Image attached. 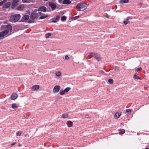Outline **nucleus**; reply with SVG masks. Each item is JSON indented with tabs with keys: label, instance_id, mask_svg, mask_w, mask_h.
<instances>
[{
	"label": "nucleus",
	"instance_id": "obj_45",
	"mask_svg": "<svg viewBox=\"0 0 149 149\" xmlns=\"http://www.w3.org/2000/svg\"><path fill=\"white\" fill-rule=\"evenodd\" d=\"M89 54H90V55L91 56L92 54H93V53H90Z\"/></svg>",
	"mask_w": 149,
	"mask_h": 149
},
{
	"label": "nucleus",
	"instance_id": "obj_28",
	"mask_svg": "<svg viewBox=\"0 0 149 149\" xmlns=\"http://www.w3.org/2000/svg\"><path fill=\"white\" fill-rule=\"evenodd\" d=\"M70 88L69 87H67L64 90V91L65 93L67 92L70 90Z\"/></svg>",
	"mask_w": 149,
	"mask_h": 149
},
{
	"label": "nucleus",
	"instance_id": "obj_18",
	"mask_svg": "<svg viewBox=\"0 0 149 149\" xmlns=\"http://www.w3.org/2000/svg\"><path fill=\"white\" fill-rule=\"evenodd\" d=\"M68 116V115L67 113H65L62 114V118H67Z\"/></svg>",
	"mask_w": 149,
	"mask_h": 149
},
{
	"label": "nucleus",
	"instance_id": "obj_47",
	"mask_svg": "<svg viewBox=\"0 0 149 149\" xmlns=\"http://www.w3.org/2000/svg\"><path fill=\"white\" fill-rule=\"evenodd\" d=\"M142 3H139V5H140V6H141V5L142 4Z\"/></svg>",
	"mask_w": 149,
	"mask_h": 149
},
{
	"label": "nucleus",
	"instance_id": "obj_10",
	"mask_svg": "<svg viewBox=\"0 0 149 149\" xmlns=\"http://www.w3.org/2000/svg\"><path fill=\"white\" fill-rule=\"evenodd\" d=\"M29 19V16L26 15L23 16L22 19V21L23 22H24L28 20Z\"/></svg>",
	"mask_w": 149,
	"mask_h": 149
},
{
	"label": "nucleus",
	"instance_id": "obj_2",
	"mask_svg": "<svg viewBox=\"0 0 149 149\" xmlns=\"http://www.w3.org/2000/svg\"><path fill=\"white\" fill-rule=\"evenodd\" d=\"M20 15L19 14H16L12 16L10 18V21L11 22H16L20 19Z\"/></svg>",
	"mask_w": 149,
	"mask_h": 149
},
{
	"label": "nucleus",
	"instance_id": "obj_15",
	"mask_svg": "<svg viewBox=\"0 0 149 149\" xmlns=\"http://www.w3.org/2000/svg\"><path fill=\"white\" fill-rule=\"evenodd\" d=\"M66 124L69 127H72L73 125V122L70 120L68 121L66 123Z\"/></svg>",
	"mask_w": 149,
	"mask_h": 149
},
{
	"label": "nucleus",
	"instance_id": "obj_39",
	"mask_svg": "<svg viewBox=\"0 0 149 149\" xmlns=\"http://www.w3.org/2000/svg\"><path fill=\"white\" fill-rule=\"evenodd\" d=\"M60 17L59 15L57 16L56 18V20H57V21H58L60 19Z\"/></svg>",
	"mask_w": 149,
	"mask_h": 149
},
{
	"label": "nucleus",
	"instance_id": "obj_37",
	"mask_svg": "<svg viewBox=\"0 0 149 149\" xmlns=\"http://www.w3.org/2000/svg\"><path fill=\"white\" fill-rule=\"evenodd\" d=\"M79 16L78 15V16H76L73 17L72 19L73 20H75L76 19L78 18H79Z\"/></svg>",
	"mask_w": 149,
	"mask_h": 149
},
{
	"label": "nucleus",
	"instance_id": "obj_41",
	"mask_svg": "<svg viewBox=\"0 0 149 149\" xmlns=\"http://www.w3.org/2000/svg\"><path fill=\"white\" fill-rule=\"evenodd\" d=\"M16 143L15 142H14L13 143H12L11 144V146H14V145H15Z\"/></svg>",
	"mask_w": 149,
	"mask_h": 149
},
{
	"label": "nucleus",
	"instance_id": "obj_48",
	"mask_svg": "<svg viewBox=\"0 0 149 149\" xmlns=\"http://www.w3.org/2000/svg\"><path fill=\"white\" fill-rule=\"evenodd\" d=\"M40 13V15H42V14H41V12H40V13Z\"/></svg>",
	"mask_w": 149,
	"mask_h": 149
},
{
	"label": "nucleus",
	"instance_id": "obj_16",
	"mask_svg": "<svg viewBox=\"0 0 149 149\" xmlns=\"http://www.w3.org/2000/svg\"><path fill=\"white\" fill-rule=\"evenodd\" d=\"M24 8V6L23 5H20L17 8V10H22Z\"/></svg>",
	"mask_w": 149,
	"mask_h": 149
},
{
	"label": "nucleus",
	"instance_id": "obj_40",
	"mask_svg": "<svg viewBox=\"0 0 149 149\" xmlns=\"http://www.w3.org/2000/svg\"><path fill=\"white\" fill-rule=\"evenodd\" d=\"M69 58L67 55H66L65 56V59L67 60H68L69 59Z\"/></svg>",
	"mask_w": 149,
	"mask_h": 149
},
{
	"label": "nucleus",
	"instance_id": "obj_34",
	"mask_svg": "<svg viewBox=\"0 0 149 149\" xmlns=\"http://www.w3.org/2000/svg\"><path fill=\"white\" fill-rule=\"evenodd\" d=\"M65 92L64 91V90L61 91L60 92V94L61 95H64Z\"/></svg>",
	"mask_w": 149,
	"mask_h": 149
},
{
	"label": "nucleus",
	"instance_id": "obj_24",
	"mask_svg": "<svg viewBox=\"0 0 149 149\" xmlns=\"http://www.w3.org/2000/svg\"><path fill=\"white\" fill-rule=\"evenodd\" d=\"M48 16L47 15H45L40 16L39 17V19H42L48 17Z\"/></svg>",
	"mask_w": 149,
	"mask_h": 149
},
{
	"label": "nucleus",
	"instance_id": "obj_29",
	"mask_svg": "<svg viewBox=\"0 0 149 149\" xmlns=\"http://www.w3.org/2000/svg\"><path fill=\"white\" fill-rule=\"evenodd\" d=\"M108 82L110 84H113V81L112 79H109L108 80Z\"/></svg>",
	"mask_w": 149,
	"mask_h": 149
},
{
	"label": "nucleus",
	"instance_id": "obj_20",
	"mask_svg": "<svg viewBox=\"0 0 149 149\" xmlns=\"http://www.w3.org/2000/svg\"><path fill=\"white\" fill-rule=\"evenodd\" d=\"M36 15L34 13H32L30 16V18L32 20H34L36 18Z\"/></svg>",
	"mask_w": 149,
	"mask_h": 149
},
{
	"label": "nucleus",
	"instance_id": "obj_42",
	"mask_svg": "<svg viewBox=\"0 0 149 149\" xmlns=\"http://www.w3.org/2000/svg\"><path fill=\"white\" fill-rule=\"evenodd\" d=\"M58 1L59 3H62V0H58Z\"/></svg>",
	"mask_w": 149,
	"mask_h": 149
},
{
	"label": "nucleus",
	"instance_id": "obj_32",
	"mask_svg": "<svg viewBox=\"0 0 149 149\" xmlns=\"http://www.w3.org/2000/svg\"><path fill=\"white\" fill-rule=\"evenodd\" d=\"M134 79H135V80L136 81L138 79H140L141 78H140L139 77L136 75L135 77H134Z\"/></svg>",
	"mask_w": 149,
	"mask_h": 149
},
{
	"label": "nucleus",
	"instance_id": "obj_38",
	"mask_svg": "<svg viewBox=\"0 0 149 149\" xmlns=\"http://www.w3.org/2000/svg\"><path fill=\"white\" fill-rule=\"evenodd\" d=\"M142 69L140 67L137 68L136 70V71H139L141 70H142Z\"/></svg>",
	"mask_w": 149,
	"mask_h": 149
},
{
	"label": "nucleus",
	"instance_id": "obj_49",
	"mask_svg": "<svg viewBox=\"0 0 149 149\" xmlns=\"http://www.w3.org/2000/svg\"><path fill=\"white\" fill-rule=\"evenodd\" d=\"M145 149H149V148H146Z\"/></svg>",
	"mask_w": 149,
	"mask_h": 149
},
{
	"label": "nucleus",
	"instance_id": "obj_14",
	"mask_svg": "<svg viewBox=\"0 0 149 149\" xmlns=\"http://www.w3.org/2000/svg\"><path fill=\"white\" fill-rule=\"evenodd\" d=\"M121 112L120 111L117 112L114 115V117L115 118L117 119L119 118L121 115Z\"/></svg>",
	"mask_w": 149,
	"mask_h": 149
},
{
	"label": "nucleus",
	"instance_id": "obj_19",
	"mask_svg": "<svg viewBox=\"0 0 149 149\" xmlns=\"http://www.w3.org/2000/svg\"><path fill=\"white\" fill-rule=\"evenodd\" d=\"M129 2V0H120L119 3H127Z\"/></svg>",
	"mask_w": 149,
	"mask_h": 149
},
{
	"label": "nucleus",
	"instance_id": "obj_3",
	"mask_svg": "<svg viewBox=\"0 0 149 149\" xmlns=\"http://www.w3.org/2000/svg\"><path fill=\"white\" fill-rule=\"evenodd\" d=\"M76 8L79 9L78 11H83L86 9L87 7L85 3H80L77 5Z\"/></svg>",
	"mask_w": 149,
	"mask_h": 149
},
{
	"label": "nucleus",
	"instance_id": "obj_31",
	"mask_svg": "<svg viewBox=\"0 0 149 149\" xmlns=\"http://www.w3.org/2000/svg\"><path fill=\"white\" fill-rule=\"evenodd\" d=\"M52 22L55 23L58 22L57 20H56V19L55 18H53L51 19Z\"/></svg>",
	"mask_w": 149,
	"mask_h": 149
},
{
	"label": "nucleus",
	"instance_id": "obj_25",
	"mask_svg": "<svg viewBox=\"0 0 149 149\" xmlns=\"http://www.w3.org/2000/svg\"><path fill=\"white\" fill-rule=\"evenodd\" d=\"M119 131L120 132L119 133L120 134H123L125 133V131L124 130L122 129L120 130Z\"/></svg>",
	"mask_w": 149,
	"mask_h": 149
},
{
	"label": "nucleus",
	"instance_id": "obj_26",
	"mask_svg": "<svg viewBox=\"0 0 149 149\" xmlns=\"http://www.w3.org/2000/svg\"><path fill=\"white\" fill-rule=\"evenodd\" d=\"M66 17L65 16H63L61 17V20L62 21H64L66 20Z\"/></svg>",
	"mask_w": 149,
	"mask_h": 149
},
{
	"label": "nucleus",
	"instance_id": "obj_9",
	"mask_svg": "<svg viewBox=\"0 0 149 149\" xmlns=\"http://www.w3.org/2000/svg\"><path fill=\"white\" fill-rule=\"evenodd\" d=\"M39 86L38 85H34L31 87V91H36L39 88Z\"/></svg>",
	"mask_w": 149,
	"mask_h": 149
},
{
	"label": "nucleus",
	"instance_id": "obj_1",
	"mask_svg": "<svg viewBox=\"0 0 149 149\" xmlns=\"http://www.w3.org/2000/svg\"><path fill=\"white\" fill-rule=\"evenodd\" d=\"M12 28L10 24H8L6 26L7 29L0 33V40L2 39L5 35L7 34L10 31H11Z\"/></svg>",
	"mask_w": 149,
	"mask_h": 149
},
{
	"label": "nucleus",
	"instance_id": "obj_46",
	"mask_svg": "<svg viewBox=\"0 0 149 149\" xmlns=\"http://www.w3.org/2000/svg\"><path fill=\"white\" fill-rule=\"evenodd\" d=\"M21 146H22V145L20 144H19L18 146V147H20Z\"/></svg>",
	"mask_w": 149,
	"mask_h": 149
},
{
	"label": "nucleus",
	"instance_id": "obj_13",
	"mask_svg": "<svg viewBox=\"0 0 149 149\" xmlns=\"http://www.w3.org/2000/svg\"><path fill=\"white\" fill-rule=\"evenodd\" d=\"M47 8L46 7L44 6H42L38 8V11H42L43 12H45L46 11Z\"/></svg>",
	"mask_w": 149,
	"mask_h": 149
},
{
	"label": "nucleus",
	"instance_id": "obj_27",
	"mask_svg": "<svg viewBox=\"0 0 149 149\" xmlns=\"http://www.w3.org/2000/svg\"><path fill=\"white\" fill-rule=\"evenodd\" d=\"M22 134V132L21 131H19L16 133V135L17 136H20Z\"/></svg>",
	"mask_w": 149,
	"mask_h": 149
},
{
	"label": "nucleus",
	"instance_id": "obj_30",
	"mask_svg": "<svg viewBox=\"0 0 149 149\" xmlns=\"http://www.w3.org/2000/svg\"><path fill=\"white\" fill-rule=\"evenodd\" d=\"M31 0H22V2L23 3H28L30 2Z\"/></svg>",
	"mask_w": 149,
	"mask_h": 149
},
{
	"label": "nucleus",
	"instance_id": "obj_11",
	"mask_svg": "<svg viewBox=\"0 0 149 149\" xmlns=\"http://www.w3.org/2000/svg\"><path fill=\"white\" fill-rule=\"evenodd\" d=\"M18 95L16 93H13L11 96V98L12 100H15L17 97Z\"/></svg>",
	"mask_w": 149,
	"mask_h": 149
},
{
	"label": "nucleus",
	"instance_id": "obj_43",
	"mask_svg": "<svg viewBox=\"0 0 149 149\" xmlns=\"http://www.w3.org/2000/svg\"><path fill=\"white\" fill-rule=\"evenodd\" d=\"M109 15H108V14H107L106 16V17L107 18H109Z\"/></svg>",
	"mask_w": 149,
	"mask_h": 149
},
{
	"label": "nucleus",
	"instance_id": "obj_6",
	"mask_svg": "<svg viewBox=\"0 0 149 149\" xmlns=\"http://www.w3.org/2000/svg\"><path fill=\"white\" fill-rule=\"evenodd\" d=\"M49 5L51 8L52 10L55 9L57 7L56 4L52 2H49Z\"/></svg>",
	"mask_w": 149,
	"mask_h": 149
},
{
	"label": "nucleus",
	"instance_id": "obj_8",
	"mask_svg": "<svg viewBox=\"0 0 149 149\" xmlns=\"http://www.w3.org/2000/svg\"><path fill=\"white\" fill-rule=\"evenodd\" d=\"M11 3L10 2H8L5 3L3 6V8L4 9L8 8L10 6Z\"/></svg>",
	"mask_w": 149,
	"mask_h": 149
},
{
	"label": "nucleus",
	"instance_id": "obj_35",
	"mask_svg": "<svg viewBox=\"0 0 149 149\" xmlns=\"http://www.w3.org/2000/svg\"><path fill=\"white\" fill-rule=\"evenodd\" d=\"M114 70L115 71L118 72L119 70V68L118 67L116 66L114 68Z\"/></svg>",
	"mask_w": 149,
	"mask_h": 149
},
{
	"label": "nucleus",
	"instance_id": "obj_12",
	"mask_svg": "<svg viewBox=\"0 0 149 149\" xmlns=\"http://www.w3.org/2000/svg\"><path fill=\"white\" fill-rule=\"evenodd\" d=\"M132 19V18L130 17H128L123 21V23L125 25H126L130 23V21H129V20Z\"/></svg>",
	"mask_w": 149,
	"mask_h": 149
},
{
	"label": "nucleus",
	"instance_id": "obj_44",
	"mask_svg": "<svg viewBox=\"0 0 149 149\" xmlns=\"http://www.w3.org/2000/svg\"><path fill=\"white\" fill-rule=\"evenodd\" d=\"M136 75H136V73H135V74H134V76L133 78H134V77H135Z\"/></svg>",
	"mask_w": 149,
	"mask_h": 149
},
{
	"label": "nucleus",
	"instance_id": "obj_23",
	"mask_svg": "<svg viewBox=\"0 0 149 149\" xmlns=\"http://www.w3.org/2000/svg\"><path fill=\"white\" fill-rule=\"evenodd\" d=\"M51 35L50 33H47L45 34V38H48L51 36Z\"/></svg>",
	"mask_w": 149,
	"mask_h": 149
},
{
	"label": "nucleus",
	"instance_id": "obj_22",
	"mask_svg": "<svg viewBox=\"0 0 149 149\" xmlns=\"http://www.w3.org/2000/svg\"><path fill=\"white\" fill-rule=\"evenodd\" d=\"M55 74L56 76L57 77H59L61 75V72L58 71L56 72L55 73Z\"/></svg>",
	"mask_w": 149,
	"mask_h": 149
},
{
	"label": "nucleus",
	"instance_id": "obj_33",
	"mask_svg": "<svg viewBox=\"0 0 149 149\" xmlns=\"http://www.w3.org/2000/svg\"><path fill=\"white\" fill-rule=\"evenodd\" d=\"M6 0H4L1 2H0V6H1L3 5V4L5 2L7 1Z\"/></svg>",
	"mask_w": 149,
	"mask_h": 149
},
{
	"label": "nucleus",
	"instance_id": "obj_7",
	"mask_svg": "<svg viewBox=\"0 0 149 149\" xmlns=\"http://www.w3.org/2000/svg\"><path fill=\"white\" fill-rule=\"evenodd\" d=\"M60 88V86L57 85L56 86L54 87L53 90V91L54 93H58L59 91Z\"/></svg>",
	"mask_w": 149,
	"mask_h": 149
},
{
	"label": "nucleus",
	"instance_id": "obj_17",
	"mask_svg": "<svg viewBox=\"0 0 149 149\" xmlns=\"http://www.w3.org/2000/svg\"><path fill=\"white\" fill-rule=\"evenodd\" d=\"M71 3V1L70 0H64L63 3L64 4H69Z\"/></svg>",
	"mask_w": 149,
	"mask_h": 149
},
{
	"label": "nucleus",
	"instance_id": "obj_21",
	"mask_svg": "<svg viewBox=\"0 0 149 149\" xmlns=\"http://www.w3.org/2000/svg\"><path fill=\"white\" fill-rule=\"evenodd\" d=\"M11 107L15 110L17 109V107L15 103L12 104L11 106Z\"/></svg>",
	"mask_w": 149,
	"mask_h": 149
},
{
	"label": "nucleus",
	"instance_id": "obj_4",
	"mask_svg": "<svg viewBox=\"0 0 149 149\" xmlns=\"http://www.w3.org/2000/svg\"><path fill=\"white\" fill-rule=\"evenodd\" d=\"M95 58L98 61H100L102 59L101 56L98 54L96 53H93Z\"/></svg>",
	"mask_w": 149,
	"mask_h": 149
},
{
	"label": "nucleus",
	"instance_id": "obj_5",
	"mask_svg": "<svg viewBox=\"0 0 149 149\" xmlns=\"http://www.w3.org/2000/svg\"><path fill=\"white\" fill-rule=\"evenodd\" d=\"M19 2V0H13L11 4V8L12 9L15 8L18 5V3Z\"/></svg>",
	"mask_w": 149,
	"mask_h": 149
},
{
	"label": "nucleus",
	"instance_id": "obj_36",
	"mask_svg": "<svg viewBox=\"0 0 149 149\" xmlns=\"http://www.w3.org/2000/svg\"><path fill=\"white\" fill-rule=\"evenodd\" d=\"M131 112V111L130 109H127L126 110V112L127 113H130Z\"/></svg>",
	"mask_w": 149,
	"mask_h": 149
}]
</instances>
